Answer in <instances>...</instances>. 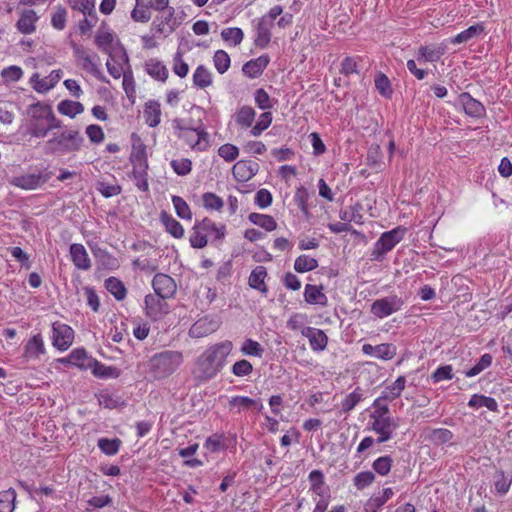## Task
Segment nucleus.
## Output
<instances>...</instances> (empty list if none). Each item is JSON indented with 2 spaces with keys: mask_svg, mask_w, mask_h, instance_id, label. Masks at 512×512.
<instances>
[{
  "mask_svg": "<svg viewBox=\"0 0 512 512\" xmlns=\"http://www.w3.org/2000/svg\"><path fill=\"white\" fill-rule=\"evenodd\" d=\"M233 343L224 340L208 346L199 356L196 364L197 377L200 380L213 379L226 365L233 350Z\"/></svg>",
  "mask_w": 512,
  "mask_h": 512,
  "instance_id": "1",
  "label": "nucleus"
},
{
  "mask_svg": "<svg viewBox=\"0 0 512 512\" xmlns=\"http://www.w3.org/2000/svg\"><path fill=\"white\" fill-rule=\"evenodd\" d=\"M184 362L178 350H162L154 353L146 363V374L152 380H163L174 374Z\"/></svg>",
  "mask_w": 512,
  "mask_h": 512,
  "instance_id": "2",
  "label": "nucleus"
},
{
  "mask_svg": "<svg viewBox=\"0 0 512 512\" xmlns=\"http://www.w3.org/2000/svg\"><path fill=\"white\" fill-rule=\"evenodd\" d=\"M84 138L76 129H64L61 132L53 133L45 142L47 154L62 156L78 152L83 146Z\"/></svg>",
  "mask_w": 512,
  "mask_h": 512,
  "instance_id": "3",
  "label": "nucleus"
},
{
  "mask_svg": "<svg viewBox=\"0 0 512 512\" xmlns=\"http://www.w3.org/2000/svg\"><path fill=\"white\" fill-rule=\"evenodd\" d=\"M226 234L225 225H217L209 218L197 221L191 231L189 242L193 248H204L208 243V237L213 241H221Z\"/></svg>",
  "mask_w": 512,
  "mask_h": 512,
  "instance_id": "4",
  "label": "nucleus"
},
{
  "mask_svg": "<svg viewBox=\"0 0 512 512\" xmlns=\"http://www.w3.org/2000/svg\"><path fill=\"white\" fill-rule=\"evenodd\" d=\"M173 127L176 137L193 151L202 152L209 148V135L204 127H189L184 124L183 120L178 119L173 121Z\"/></svg>",
  "mask_w": 512,
  "mask_h": 512,
  "instance_id": "5",
  "label": "nucleus"
},
{
  "mask_svg": "<svg viewBox=\"0 0 512 512\" xmlns=\"http://www.w3.org/2000/svg\"><path fill=\"white\" fill-rule=\"evenodd\" d=\"M308 479L315 503L312 512H325L331 500V493L325 483L324 474L320 470H312L308 475Z\"/></svg>",
  "mask_w": 512,
  "mask_h": 512,
  "instance_id": "6",
  "label": "nucleus"
},
{
  "mask_svg": "<svg viewBox=\"0 0 512 512\" xmlns=\"http://www.w3.org/2000/svg\"><path fill=\"white\" fill-rule=\"evenodd\" d=\"M130 162L132 164V177L137 188L143 192L149 189L148 184V161L146 155V148L143 144L133 147L130 155Z\"/></svg>",
  "mask_w": 512,
  "mask_h": 512,
  "instance_id": "7",
  "label": "nucleus"
},
{
  "mask_svg": "<svg viewBox=\"0 0 512 512\" xmlns=\"http://www.w3.org/2000/svg\"><path fill=\"white\" fill-rule=\"evenodd\" d=\"M406 232L407 229L405 227L397 226L390 231L382 233L373 246L371 252L372 260L382 261L385 255L403 240Z\"/></svg>",
  "mask_w": 512,
  "mask_h": 512,
  "instance_id": "8",
  "label": "nucleus"
},
{
  "mask_svg": "<svg viewBox=\"0 0 512 512\" xmlns=\"http://www.w3.org/2000/svg\"><path fill=\"white\" fill-rule=\"evenodd\" d=\"M398 428V424L391 416L382 417L381 415L369 419L367 429L378 435L376 442L381 444L389 441Z\"/></svg>",
  "mask_w": 512,
  "mask_h": 512,
  "instance_id": "9",
  "label": "nucleus"
},
{
  "mask_svg": "<svg viewBox=\"0 0 512 512\" xmlns=\"http://www.w3.org/2000/svg\"><path fill=\"white\" fill-rule=\"evenodd\" d=\"M404 301L397 295H389L376 299L371 305V313L379 318H386L402 309Z\"/></svg>",
  "mask_w": 512,
  "mask_h": 512,
  "instance_id": "10",
  "label": "nucleus"
},
{
  "mask_svg": "<svg viewBox=\"0 0 512 512\" xmlns=\"http://www.w3.org/2000/svg\"><path fill=\"white\" fill-rule=\"evenodd\" d=\"M49 180V175L41 171L13 176L9 183L22 190L30 191L41 188Z\"/></svg>",
  "mask_w": 512,
  "mask_h": 512,
  "instance_id": "11",
  "label": "nucleus"
},
{
  "mask_svg": "<svg viewBox=\"0 0 512 512\" xmlns=\"http://www.w3.org/2000/svg\"><path fill=\"white\" fill-rule=\"evenodd\" d=\"M156 34L166 38L171 35L179 26V22L175 17V9L169 7L155 17L152 23Z\"/></svg>",
  "mask_w": 512,
  "mask_h": 512,
  "instance_id": "12",
  "label": "nucleus"
},
{
  "mask_svg": "<svg viewBox=\"0 0 512 512\" xmlns=\"http://www.w3.org/2000/svg\"><path fill=\"white\" fill-rule=\"evenodd\" d=\"M52 345L59 351H66L74 341V330L67 324L54 322L52 324Z\"/></svg>",
  "mask_w": 512,
  "mask_h": 512,
  "instance_id": "13",
  "label": "nucleus"
},
{
  "mask_svg": "<svg viewBox=\"0 0 512 512\" xmlns=\"http://www.w3.org/2000/svg\"><path fill=\"white\" fill-rule=\"evenodd\" d=\"M46 354V347L41 333L32 335L23 347L22 359L25 363L40 361Z\"/></svg>",
  "mask_w": 512,
  "mask_h": 512,
  "instance_id": "14",
  "label": "nucleus"
},
{
  "mask_svg": "<svg viewBox=\"0 0 512 512\" xmlns=\"http://www.w3.org/2000/svg\"><path fill=\"white\" fill-rule=\"evenodd\" d=\"M73 54L78 64L87 72L99 78L101 74L99 66V57L96 54H91L86 51L82 46L73 44Z\"/></svg>",
  "mask_w": 512,
  "mask_h": 512,
  "instance_id": "15",
  "label": "nucleus"
},
{
  "mask_svg": "<svg viewBox=\"0 0 512 512\" xmlns=\"http://www.w3.org/2000/svg\"><path fill=\"white\" fill-rule=\"evenodd\" d=\"M106 67L109 74L115 79H119L122 74L130 69L128 55L124 49L119 48L109 53Z\"/></svg>",
  "mask_w": 512,
  "mask_h": 512,
  "instance_id": "16",
  "label": "nucleus"
},
{
  "mask_svg": "<svg viewBox=\"0 0 512 512\" xmlns=\"http://www.w3.org/2000/svg\"><path fill=\"white\" fill-rule=\"evenodd\" d=\"M167 298L157 294H148L145 296V313L153 321L160 320L169 312V306L166 303Z\"/></svg>",
  "mask_w": 512,
  "mask_h": 512,
  "instance_id": "17",
  "label": "nucleus"
},
{
  "mask_svg": "<svg viewBox=\"0 0 512 512\" xmlns=\"http://www.w3.org/2000/svg\"><path fill=\"white\" fill-rule=\"evenodd\" d=\"M28 113L30 120H41L50 123V127H61V121L57 119L50 105L37 102L30 105Z\"/></svg>",
  "mask_w": 512,
  "mask_h": 512,
  "instance_id": "18",
  "label": "nucleus"
},
{
  "mask_svg": "<svg viewBox=\"0 0 512 512\" xmlns=\"http://www.w3.org/2000/svg\"><path fill=\"white\" fill-rule=\"evenodd\" d=\"M152 287L155 294L167 299L172 298L177 290L174 279L163 273H158L154 276Z\"/></svg>",
  "mask_w": 512,
  "mask_h": 512,
  "instance_id": "19",
  "label": "nucleus"
},
{
  "mask_svg": "<svg viewBox=\"0 0 512 512\" xmlns=\"http://www.w3.org/2000/svg\"><path fill=\"white\" fill-rule=\"evenodd\" d=\"M362 352L364 355L388 361L396 356L397 347L392 343H382L375 346L365 343L362 346Z\"/></svg>",
  "mask_w": 512,
  "mask_h": 512,
  "instance_id": "20",
  "label": "nucleus"
},
{
  "mask_svg": "<svg viewBox=\"0 0 512 512\" xmlns=\"http://www.w3.org/2000/svg\"><path fill=\"white\" fill-rule=\"evenodd\" d=\"M301 334L308 339L313 351L321 352L326 349L328 337L323 330L308 326L302 329Z\"/></svg>",
  "mask_w": 512,
  "mask_h": 512,
  "instance_id": "21",
  "label": "nucleus"
},
{
  "mask_svg": "<svg viewBox=\"0 0 512 512\" xmlns=\"http://www.w3.org/2000/svg\"><path fill=\"white\" fill-rule=\"evenodd\" d=\"M258 170L259 165L256 162L240 160L234 164L232 173L238 182H246L252 179Z\"/></svg>",
  "mask_w": 512,
  "mask_h": 512,
  "instance_id": "22",
  "label": "nucleus"
},
{
  "mask_svg": "<svg viewBox=\"0 0 512 512\" xmlns=\"http://www.w3.org/2000/svg\"><path fill=\"white\" fill-rule=\"evenodd\" d=\"M458 102L464 112L470 117L480 118L485 114L484 105L467 92H463L459 95Z\"/></svg>",
  "mask_w": 512,
  "mask_h": 512,
  "instance_id": "23",
  "label": "nucleus"
},
{
  "mask_svg": "<svg viewBox=\"0 0 512 512\" xmlns=\"http://www.w3.org/2000/svg\"><path fill=\"white\" fill-rule=\"evenodd\" d=\"M446 46L441 45H422L417 51V62H437L445 54Z\"/></svg>",
  "mask_w": 512,
  "mask_h": 512,
  "instance_id": "24",
  "label": "nucleus"
},
{
  "mask_svg": "<svg viewBox=\"0 0 512 512\" xmlns=\"http://www.w3.org/2000/svg\"><path fill=\"white\" fill-rule=\"evenodd\" d=\"M270 62V57L263 54L255 59H251L242 66V72L251 79L258 78L266 69Z\"/></svg>",
  "mask_w": 512,
  "mask_h": 512,
  "instance_id": "25",
  "label": "nucleus"
},
{
  "mask_svg": "<svg viewBox=\"0 0 512 512\" xmlns=\"http://www.w3.org/2000/svg\"><path fill=\"white\" fill-rule=\"evenodd\" d=\"M218 328V323L208 317L198 319L189 329V335L193 338L205 337Z\"/></svg>",
  "mask_w": 512,
  "mask_h": 512,
  "instance_id": "26",
  "label": "nucleus"
},
{
  "mask_svg": "<svg viewBox=\"0 0 512 512\" xmlns=\"http://www.w3.org/2000/svg\"><path fill=\"white\" fill-rule=\"evenodd\" d=\"M39 16L32 9L23 10L16 23V27L22 34H32L36 30V22Z\"/></svg>",
  "mask_w": 512,
  "mask_h": 512,
  "instance_id": "27",
  "label": "nucleus"
},
{
  "mask_svg": "<svg viewBox=\"0 0 512 512\" xmlns=\"http://www.w3.org/2000/svg\"><path fill=\"white\" fill-rule=\"evenodd\" d=\"M70 255L73 264L80 270H89L91 268V260L87 250L82 244L74 243L70 246Z\"/></svg>",
  "mask_w": 512,
  "mask_h": 512,
  "instance_id": "28",
  "label": "nucleus"
},
{
  "mask_svg": "<svg viewBox=\"0 0 512 512\" xmlns=\"http://www.w3.org/2000/svg\"><path fill=\"white\" fill-rule=\"evenodd\" d=\"M304 299L310 305H319L321 307L328 305V298L321 286L306 284L304 288Z\"/></svg>",
  "mask_w": 512,
  "mask_h": 512,
  "instance_id": "29",
  "label": "nucleus"
},
{
  "mask_svg": "<svg viewBox=\"0 0 512 512\" xmlns=\"http://www.w3.org/2000/svg\"><path fill=\"white\" fill-rule=\"evenodd\" d=\"M273 24L264 20L263 18L258 19L256 26V35L254 43L257 47L265 48L271 41V29Z\"/></svg>",
  "mask_w": 512,
  "mask_h": 512,
  "instance_id": "30",
  "label": "nucleus"
},
{
  "mask_svg": "<svg viewBox=\"0 0 512 512\" xmlns=\"http://www.w3.org/2000/svg\"><path fill=\"white\" fill-rule=\"evenodd\" d=\"M266 277V268L261 265L256 266L249 275L248 284L251 288L258 290L262 294H266L268 292V288L265 284Z\"/></svg>",
  "mask_w": 512,
  "mask_h": 512,
  "instance_id": "31",
  "label": "nucleus"
},
{
  "mask_svg": "<svg viewBox=\"0 0 512 512\" xmlns=\"http://www.w3.org/2000/svg\"><path fill=\"white\" fill-rule=\"evenodd\" d=\"M364 400V391L360 387H356L352 392L347 394L340 403V413L349 414L355 407Z\"/></svg>",
  "mask_w": 512,
  "mask_h": 512,
  "instance_id": "32",
  "label": "nucleus"
},
{
  "mask_svg": "<svg viewBox=\"0 0 512 512\" xmlns=\"http://www.w3.org/2000/svg\"><path fill=\"white\" fill-rule=\"evenodd\" d=\"M143 116L149 127H156L161 122V106L159 102L151 100L145 104Z\"/></svg>",
  "mask_w": 512,
  "mask_h": 512,
  "instance_id": "33",
  "label": "nucleus"
},
{
  "mask_svg": "<svg viewBox=\"0 0 512 512\" xmlns=\"http://www.w3.org/2000/svg\"><path fill=\"white\" fill-rule=\"evenodd\" d=\"M495 493L499 496L506 495L512 484V473L497 471L493 479Z\"/></svg>",
  "mask_w": 512,
  "mask_h": 512,
  "instance_id": "34",
  "label": "nucleus"
},
{
  "mask_svg": "<svg viewBox=\"0 0 512 512\" xmlns=\"http://www.w3.org/2000/svg\"><path fill=\"white\" fill-rule=\"evenodd\" d=\"M468 406L473 409L486 407L492 412H498L499 406L493 397L485 396L482 394H473L468 401Z\"/></svg>",
  "mask_w": 512,
  "mask_h": 512,
  "instance_id": "35",
  "label": "nucleus"
},
{
  "mask_svg": "<svg viewBox=\"0 0 512 512\" xmlns=\"http://www.w3.org/2000/svg\"><path fill=\"white\" fill-rule=\"evenodd\" d=\"M256 116V111L248 105L241 106L235 113V123L241 128L252 126Z\"/></svg>",
  "mask_w": 512,
  "mask_h": 512,
  "instance_id": "36",
  "label": "nucleus"
},
{
  "mask_svg": "<svg viewBox=\"0 0 512 512\" xmlns=\"http://www.w3.org/2000/svg\"><path fill=\"white\" fill-rule=\"evenodd\" d=\"M146 72L155 80L165 82L168 78L166 66L157 59H150L145 64Z\"/></svg>",
  "mask_w": 512,
  "mask_h": 512,
  "instance_id": "37",
  "label": "nucleus"
},
{
  "mask_svg": "<svg viewBox=\"0 0 512 512\" xmlns=\"http://www.w3.org/2000/svg\"><path fill=\"white\" fill-rule=\"evenodd\" d=\"M406 386V378L404 376H398L397 379L390 385L386 386L381 392L382 398L386 401H393L400 397Z\"/></svg>",
  "mask_w": 512,
  "mask_h": 512,
  "instance_id": "38",
  "label": "nucleus"
},
{
  "mask_svg": "<svg viewBox=\"0 0 512 512\" xmlns=\"http://www.w3.org/2000/svg\"><path fill=\"white\" fill-rule=\"evenodd\" d=\"M484 32V25L479 23L476 25H472L466 30L458 33L456 36L450 39L452 44H461L470 41L473 38H477Z\"/></svg>",
  "mask_w": 512,
  "mask_h": 512,
  "instance_id": "39",
  "label": "nucleus"
},
{
  "mask_svg": "<svg viewBox=\"0 0 512 512\" xmlns=\"http://www.w3.org/2000/svg\"><path fill=\"white\" fill-rule=\"evenodd\" d=\"M213 82L211 71L204 65H199L193 73V84L195 87L204 89Z\"/></svg>",
  "mask_w": 512,
  "mask_h": 512,
  "instance_id": "40",
  "label": "nucleus"
},
{
  "mask_svg": "<svg viewBox=\"0 0 512 512\" xmlns=\"http://www.w3.org/2000/svg\"><path fill=\"white\" fill-rule=\"evenodd\" d=\"M240 352L244 356L262 358L265 349L258 341L247 338L241 343Z\"/></svg>",
  "mask_w": 512,
  "mask_h": 512,
  "instance_id": "41",
  "label": "nucleus"
},
{
  "mask_svg": "<svg viewBox=\"0 0 512 512\" xmlns=\"http://www.w3.org/2000/svg\"><path fill=\"white\" fill-rule=\"evenodd\" d=\"M89 360L88 354L83 348H76L70 352V354L66 358H61L59 361L61 363H67L79 368H86L87 361Z\"/></svg>",
  "mask_w": 512,
  "mask_h": 512,
  "instance_id": "42",
  "label": "nucleus"
},
{
  "mask_svg": "<svg viewBox=\"0 0 512 512\" xmlns=\"http://www.w3.org/2000/svg\"><path fill=\"white\" fill-rule=\"evenodd\" d=\"M161 222L166 228V231L175 238H182L184 236L183 226L171 215L163 212L160 216Z\"/></svg>",
  "mask_w": 512,
  "mask_h": 512,
  "instance_id": "43",
  "label": "nucleus"
},
{
  "mask_svg": "<svg viewBox=\"0 0 512 512\" xmlns=\"http://www.w3.org/2000/svg\"><path fill=\"white\" fill-rule=\"evenodd\" d=\"M57 109L60 114L74 118L84 111V106L77 101L62 100L58 103Z\"/></svg>",
  "mask_w": 512,
  "mask_h": 512,
  "instance_id": "44",
  "label": "nucleus"
},
{
  "mask_svg": "<svg viewBox=\"0 0 512 512\" xmlns=\"http://www.w3.org/2000/svg\"><path fill=\"white\" fill-rule=\"evenodd\" d=\"M453 433L446 428L430 429L426 438L434 445H443L453 439Z\"/></svg>",
  "mask_w": 512,
  "mask_h": 512,
  "instance_id": "45",
  "label": "nucleus"
},
{
  "mask_svg": "<svg viewBox=\"0 0 512 512\" xmlns=\"http://www.w3.org/2000/svg\"><path fill=\"white\" fill-rule=\"evenodd\" d=\"M248 219L252 224L257 225L268 232L274 231L277 228L275 219L270 215L251 213L249 214Z\"/></svg>",
  "mask_w": 512,
  "mask_h": 512,
  "instance_id": "46",
  "label": "nucleus"
},
{
  "mask_svg": "<svg viewBox=\"0 0 512 512\" xmlns=\"http://www.w3.org/2000/svg\"><path fill=\"white\" fill-rule=\"evenodd\" d=\"M58 127H50V123L41 120H30L28 133L35 138H45L48 133Z\"/></svg>",
  "mask_w": 512,
  "mask_h": 512,
  "instance_id": "47",
  "label": "nucleus"
},
{
  "mask_svg": "<svg viewBox=\"0 0 512 512\" xmlns=\"http://www.w3.org/2000/svg\"><path fill=\"white\" fill-rule=\"evenodd\" d=\"M105 288L116 300L121 301L126 297L127 290L122 281L116 277H109L105 280Z\"/></svg>",
  "mask_w": 512,
  "mask_h": 512,
  "instance_id": "48",
  "label": "nucleus"
},
{
  "mask_svg": "<svg viewBox=\"0 0 512 512\" xmlns=\"http://www.w3.org/2000/svg\"><path fill=\"white\" fill-rule=\"evenodd\" d=\"M114 34L109 29H100L95 37V43L100 50L106 53H112V43Z\"/></svg>",
  "mask_w": 512,
  "mask_h": 512,
  "instance_id": "49",
  "label": "nucleus"
},
{
  "mask_svg": "<svg viewBox=\"0 0 512 512\" xmlns=\"http://www.w3.org/2000/svg\"><path fill=\"white\" fill-rule=\"evenodd\" d=\"M222 39L230 46H238L244 39V33L239 27H228L221 31Z\"/></svg>",
  "mask_w": 512,
  "mask_h": 512,
  "instance_id": "50",
  "label": "nucleus"
},
{
  "mask_svg": "<svg viewBox=\"0 0 512 512\" xmlns=\"http://www.w3.org/2000/svg\"><path fill=\"white\" fill-rule=\"evenodd\" d=\"M318 267V261L308 255H300L295 259L294 269L298 273L312 271Z\"/></svg>",
  "mask_w": 512,
  "mask_h": 512,
  "instance_id": "51",
  "label": "nucleus"
},
{
  "mask_svg": "<svg viewBox=\"0 0 512 512\" xmlns=\"http://www.w3.org/2000/svg\"><path fill=\"white\" fill-rule=\"evenodd\" d=\"M131 18L135 22L146 23L151 19V13L146 0H136L135 8L131 12Z\"/></svg>",
  "mask_w": 512,
  "mask_h": 512,
  "instance_id": "52",
  "label": "nucleus"
},
{
  "mask_svg": "<svg viewBox=\"0 0 512 512\" xmlns=\"http://www.w3.org/2000/svg\"><path fill=\"white\" fill-rule=\"evenodd\" d=\"M362 206L357 203L349 207V209L340 211L339 217L342 221L354 222L356 224L363 223V216L361 214Z\"/></svg>",
  "mask_w": 512,
  "mask_h": 512,
  "instance_id": "53",
  "label": "nucleus"
},
{
  "mask_svg": "<svg viewBox=\"0 0 512 512\" xmlns=\"http://www.w3.org/2000/svg\"><path fill=\"white\" fill-rule=\"evenodd\" d=\"M15 501L16 491L13 488L0 492V512H13Z\"/></svg>",
  "mask_w": 512,
  "mask_h": 512,
  "instance_id": "54",
  "label": "nucleus"
},
{
  "mask_svg": "<svg viewBox=\"0 0 512 512\" xmlns=\"http://www.w3.org/2000/svg\"><path fill=\"white\" fill-rule=\"evenodd\" d=\"M393 495L394 491L392 488H385L381 494L374 495L368 500L367 507L372 508L371 512L374 510L377 512Z\"/></svg>",
  "mask_w": 512,
  "mask_h": 512,
  "instance_id": "55",
  "label": "nucleus"
},
{
  "mask_svg": "<svg viewBox=\"0 0 512 512\" xmlns=\"http://www.w3.org/2000/svg\"><path fill=\"white\" fill-rule=\"evenodd\" d=\"M98 402L101 406L108 409H115L124 405L122 398L109 392H101L98 396Z\"/></svg>",
  "mask_w": 512,
  "mask_h": 512,
  "instance_id": "56",
  "label": "nucleus"
},
{
  "mask_svg": "<svg viewBox=\"0 0 512 512\" xmlns=\"http://www.w3.org/2000/svg\"><path fill=\"white\" fill-rule=\"evenodd\" d=\"M492 361L493 357L491 354H483L473 367L465 371V376L471 378L480 374L482 371L491 366Z\"/></svg>",
  "mask_w": 512,
  "mask_h": 512,
  "instance_id": "57",
  "label": "nucleus"
},
{
  "mask_svg": "<svg viewBox=\"0 0 512 512\" xmlns=\"http://www.w3.org/2000/svg\"><path fill=\"white\" fill-rule=\"evenodd\" d=\"M203 447L210 453H216L225 449V436L224 434H213L209 436Z\"/></svg>",
  "mask_w": 512,
  "mask_h": 512,
  "instance_id": "58",
  "label": "nucleus"
},
{
  "mask_svg": "<svg viewBox=\"0 0 512 512\" xmlns=\"http://www.w3.org/2000/svg\"><path fill=\"white\" fill-rule=\"evenodd\" d=\"M213 63L218 73L224 74L230 67L231 59L226 51L217 50L213 56Z\"/></svg>",
  "mask_w": 512,
  "mask_h": 512,
  "instance_id": "59",
  "label": "nucleus"
},
{
  "mask_svg": "<svg viewBox=\"0 0 512 512\" xmlns=\"http://www.w3.org/2000/svg\"><path fill=\"white\" fill-rule=\"evenodd\" d=\"M203 207L210 211H220L224 202L221 197L212 192H206L202 195Z\"/></svg>",
  "mask_w": 512,
  "mask_h": 512,
  "instance_id": "60",
  "label": "nucleus"
},
{
  "mask_svg": "<svg viewBox=\"0 0 512 512\" xmlns=\"http://www.w3.org/2000/svg\"><path fill=\"white\" fill-rule=\"evenodd\" d=\"M121 446V441L118 438L108 439L100 438L98 440L99 449L108 456H113L118 453Z\"/></svg>",
  "mask_w": 512,
  "mask_h": 512,
  "instance_id": "61",
  "label": "nucleus"
},
{
  "mask_svg": "<svg viewBox=\"0 0 512 512\" xmlns=\"http://www.w3.org/2000/svg\"><path fill=\"white\" fill-rule=\"evenodd\" d=\"M172 203L178 217L184 220L192 219V212L187 202L180 196H173Z\"/></svg>",
  "mask_w": 512,
  "mask_h": 512,
  "instance_id": "62",
  "label": "nucleus"
},
{
  "mask_svg": "<svg viewBox=\"0 0 512 512\" xmlns=\"http://www.w3.org/2000/svg\"><path fill=\"white\" fill-rule=\"evenodd\" d=\"M272 113L271 112H263L256 124L250 130V134L254 137H258L262 134L263 131L268 129V127L272 123Z\"/></svg>",
  "mask_w": 512,
  "mask_h": 512,
  "instance_id": "63",
  "label": "nucleus"
},
{
  "mask_svg": "<svg viewBox=\"0 0 512 512\" xmlns=\"http://www.w3.org/2000/svg\"><path fill=\"white\" fill-rule=\"evenodd\" d=\"M375 87L383 97L390 98L392 96L391 82L385 74L380 73L375 77Z\"/></svg>",
  "mask_w": 512,
  "mask_h": 512,
  "instance_id": "64",
  "label": "nucleus"
}]
</instances>
